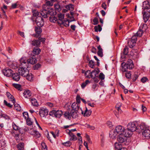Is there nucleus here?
Instances as JSON below:
<instances>
[{
  "label": "nucleus",
  "mask_w": 150,
  "mask_h": 150,
  "mask_svg": "<svg viewBox=\"0 0 150 150\" xmlns=\"http://www.w3.org/2000/svg\"><path fill=\"white\" fill-rule=\"evenodd\" d=\"M13 105H14L15 109L17 111H20L21 110V107L19 104H14Z\"/></svg>",
  "instance_id": "47"
},
{
  "label": "nucleus",
  "mask_w": 150,
  "mask_h": 150,
  "mask_svg": "<svg viewBox=\"0 0 150 150\" xmlns=\"http://www.w3.org/2000/svg\"><path fill=\"white\" fill-rule=\"evenodd\" d=\"M48 112L47 109L44 108L40 110L39 113L41 117H44L48 115Z\"/></svg>",
  "instance_id": "12"
},
{
  "label": "nucleus",
  "mask_w": 150,
  "mask_h": 150,
  "mask_svg": "<svg viewBox=\"0 0 150 150\" xmlns=\"http://www.w3.org/2000/svg\"><path fill=\"white\" fill-rule=\"evenodd\" d=\"M100 71L98 68H96L95 69L91 72L90 76L92 78L97 77V76L98 74Z\"/></svg>",
  "instance_id": "11"
},
{
  "label": "nucleus",
  "mask_w": 150,
  "mask_h": 150,
  "mask_svg": "<svg viewBox=\"0 0 150 150\" xmlns=\"http://www.w3.org/2000/svg\"><path fill=\"white\" fill-rule=\"evenodd\" d=\"M6 142L4 140H0V147L1 148L5 146Z\"/></svg>",
  "instance_id": "48"
},
{
  "label": "nucleus",
  "mask_w": 150,
  "mask_h": 150,
  "mask_svg": "<svg viewBox=\"0 0 150 150\" xmlns=\"http://www.w3.org/2000/svg\"><path fill=\"white\" fill-rule=\"evenodd\" d=\"M138 123L136 122H129L127 125V129L126 130V132L127 134L131 136L133 132L136 130Z\"/></svg>",
  "instance_id": "2"
},
{
  "label": "nucleus",
  "mask_w": 150,
  "mask_h": 150,
  "mask_svg": "<svg viewBox=\"0 0 150 150\" xmlns=\"http://www.w3.org/2000/svg\"><path fill=\"white\" fill-rule=\"evenodd\" d=\"M64 116L66 118L70 120L71 117V112L70 113L69 112H66L64 114Z\"/></svg>",
  "instance_id": "33"
},
{
  "label": "nucleus",
  "mask_w": 150,
  "mask_h": 150,
  "mask_svg": "<svg viewBox=\"0 0 150 150\" xmlns=\"http://www.w3.org/2000/svg\"><path fill=\"white\" fill-rule=\"evenodd\" d=\"M99 78L101 80H103L105 78V75L103 73H101L99 75Z\"/></svg>",
  "instance_id": "59"
},
{
  "label": "nucleus",
  "mask_w": 150,
  "mask_h": 150,
  "mask_svg": "<svg viewBox=\"0 0 150 150\" xmlns=\"http://www.w3.org/2000/svg\"><path fill=\"white\" fill-rule=\"evenodd\" d=\"M125 76L128 79L130 78L131 76V74L130 72H127L126 73Z\"/></svg>",
  "instance_id": "63"
},
{
  "label": "nucleus",
  "mask_w": 150,
  "mask_h": 150,
  "mask_svg": "<svg viewBox=\"0 0 150 150\" xmlns=\"http://www.w3.org/2000/svg\"><path fill=\"white\" fill-rule=\"evenodd\" d=\"M36 23L38 27H42L44 25V21L42 17L38 16L36 19Z\"/></svg>",
  "instance_id": "6"
},
{
  "label": "nucleus",
  "mask_w": 150,
  "mask_h": 150,
  "mask_svg": "<svg viewBox=\"0 0 150 150\" xmlns=\"http://www.w3.org/2000/svg\"><path fill=\"white\" fill-rule=\"evenodd\" d=\"M46 5L48 6H52L53 5V3L52 1H47L45 3Z\"/></svg>",
  "instance_id": "60"
},
{
  "label": "nucleus",
  "mask_w": 150,
  "mask_h": 150,
  "mask_svg": "<svg viewBox=\"0 0 150 150\" xmlns=\"http://www.w3.org/2000/svg\"><path fill=\"white\" fill-rule=\"evenodd\" d=\"M115 150H121L122 148V145L116 142L115 144Z\"/></svg>",
  "instance_id": "30"
},
{
  "label": "nucleus",
  "mask_w": 150,
  "mask_h": 150,
  "mask_svg": "<svg viewBox=\"0 0 150 150\" xmlns=\"http://www.w3.org/2000/svg\"><path fill=\"white\" fill-rule=\"evenodd\" d=\"M12 85L13 86H14L16 88L18 89V90H22L21 89V86L20 84H18L13 83V84Z\"/></svg>",
  "instance_id": "39"
},
{
  "label": "nucleus",
  "mask_w": 150,
  "mask_h": 150,
  "mask_svg": "<svg viewBox=\"0 0 150 150\" xmlns=\"http://www.w3.org/2000/svg\"><path fill=\"white\" fill-rule=\"evenodd\" d=\"M23 115L25 120L29 118L28 113L27 112H24L23 113Z\"/></svg>",
  "instance_id": "53"
},
{
  "label": "nucleus",
  "mask_w": 150,
  "mask_h": 150,
  "mask_svg": "<svg viewBox=\"0 0 150 150\" xmlns=\"http://www.w3.org/2000/svg\"><path fill=\"white\" fill-rule=\"evenodd\" d=\"M30 101L32 105L33 106H38V103L36 99L34 98H31Z\"/></svg>",
  "instance_id": "29"
},
{
  "label": "nucleus",
  "mask_w": 150,
  "mask_h": 150,
  "mask_svg": "<svg viewBox=\"0 0 150 150\" xmlns=\"http://www.w3.org/2000/svg\"><path fill=\"white\" fill-rule=\"evenodd\" d=\"M2 117H3L6 120H9L10 119V117L8 115L5 114H3Z\"/></svg>",
  "instance_id": "56"
},
{
  "label": "nucleus",
  "mask_w": 150,
  "mask_h": 150,
  "mask_svg": "<svg viewBox=\"0 0 150 150\" xmlns=\"http://www.w3.org/2000/svg\"><path fill=\"white\" fill-rule=\"evenodd\" d=\"M97 54L100 57H102L103 56V50L101 51H98Z\"/></svg>",
  "instance_id": "64"
},
{
  "label": "nucleus",
  "mask_w": 150,
  "mask_h": 150,
  "mask_svg": "<svg viewBox=\"0 0 150 150\" xmlns=\"http://www.w3.org/2000/svg\"><path fill=\"white\" fill-rule=\"evenodd\" d=\"M13 72L12 70L7 68L3 69L2 71L4 75L8 77L11 76L13 74Z\"/></svg>",
  "instance_id": "9"
},
{
  "label": "nucleus",
  "mask_w": 150,
  "mask_h": 150,
  "mask_svg": "<svg viewBox=\"0 0 150 150\" xmlns=\"http://www.w3.org/2000/svg\"><path fill=\"white\" fill-rule=\"evenodd\" d=\"M12 76L13 80L16 81H18L20 79V76L19 74L15 73L12 75Z\"/></svg>",
  "instance_id": "20"
},
{
  "label": "nucleus",
  "mask_w": 150,
  "mask_h": 150,
  "mask_svg": "<svg viewBox=\"0 0 150 150\" xmlns=\"http://www.w3.org/2000/svg\"><path fill=\"white\" fill-rule=\"evenodd\" d=\"M41 67V65L40 64H37L33 66V69L34 70L38 69Z\"/></svg>",
  "instance_id": "54"
},
{
  "label": "nucleus",
  "mask_w": 150,
  "mask_h": 150,
  "mask_svg": "<svg viewBox=\"0 0 150 150\" xmlns=\"http://www.w3.org/2000/svg\"><path fill=\"white\" fill-rule=\"evenodd\" d=\"M150 7V4L149 1H144L143 3L142 9H146Z\"/></svg>",
  "instance_id": "26"
},
{
  "label": "nucleus",
  "mask_w": 150,
  "mask_h": 150,
  "mask_svg": "<svg viewBox=\"0 0 150 150\" xmlns=\"http://www.w3.org/2000/svg\"><path fill=\"white\" fill-rule=\"evenodd\" d=\"M95 31L98 32V31L100 32L102 30V28L100 25H98V26H96L94 27Z\"/></svg>",
  "instance_id": "38"
},
{
  "label": "nucleus",
  "mask_w": 150,
  "mask_h": 150,
  "mask_svg": "<svg viewBox=\"0 0 150 150\" xmlns=\"http://www.w3.org/2000/svg\"><path fill=\"white\" fill-rule=\"evenodd\" d=\"M93 21L94 22L93 24L94 25H97L98 23V19L96 17L94 18L93 20Z\"/></svg>",
  "instance_id": "57"
},
{
  "label": "nucleus",
  "mask_w": 150,
  "mask_h": 150,
  "mask_svg": "<svg viewBox=\"0 0 150 150\" xmlns=\"http://www.w3.org/2000/svg\"><path fill=\"white\" fill-rule=\"evenodd\" d=\"M131 136L127 134V133H126L125 132V134H119L118 136L117 140L120 143H125L127 141V137H130Z\"/></svg>",
  "instance_id": "4"
},
{
  "label": "nucleus",
  "mask_w": 150,
  "mask_h": 150,
  "mask_svg": "<svg viewBox=\"0 0 150 150\" xmlns=\"http://www.w3.org/2000/svg\"><path fill=\"white\" fill-rule=\"evenodd\" d=\"M26 120L27 125H32L33 122H32L31 119L30 118H28Z\"/></svg>",
  "instance_id": "52"
},
{
  "label": "nucleus",
  "mask_w": 150,
  "mask_h": 150,
  "mask_svg": "<svg viewBox=\"0 0 150 150\" xmlns=\"http://www.w3.org/2000/svg\"><path fill=\"white\" fill-rule=\"evenodd\" d=\"M139 76L137 72H135L134 75V77L133 78V81H135Z\"/></svg>",
  "instance_id": "49"
},
{
  "label": "nucleus",
  "mask_w": 150,
  "mask_h": 150,
  "mask_svg": "<svg viewBox=\"0 0 150 150\" xmlns=\"http://www.w3.org/2000/svg\"><path fill=\"white\" fill-rule=\"evenodd\" d=\"M126 130L123 127L120 125L117 126L115 129V130L119 134H125Z\"/></svg>",
  "instance_id": "7"
},
{
  "label": "nucleus",
  "mask_w": 150,
  "mask_h": 150,
  "mask_svg": "<svg viewBox=\"0 0 150 150\" xmlns=\"http://www.w3.org/2000/svg\"><path fill=\"white\" fill-rule=\"evenodd\" d=\"M65 8L68 10L72 11L74 10L73 6L71 4L66 5Z\"/></svg>",
  "instance_id": "37"
},
{
  "label": "nucleus",
  "mask_w": 150,
  "mask_h": 150,
  "mask_svg": "<svg viewBox=\"0 0 150 150\" xmlns=\"http://www.w3.org/2000/svg\"><path fill=\"white\" fill-rule=\"evenodd\" d=\"M23 59L25 61V62L27 63L28 64V63H30L31 64H34L36 62L37 59L35 58L31 57L30 59H28L27 61L25 60L24 58H23Z\"/></svg>",
  "instance_id": "17"
},
{
  "label": "nucleus",
  "mask_w": 150,
  "mask_h": 150,
  "mask_svg": "<svg viewBox=\"0 0 150 150\" xmlns=\"http://www.w3.org/2000/svg\"><path fill=\"white\" fill-rule=\"evenodd\" d=\"M8 98L10 100L12 101L13 104H14L16 103V101L15 100L14 97L12 95H11L10 96H9Z\"/></svg>",
  "instance_id": "43"
},
{
  "label": "nucleus",
  "mask_w": 150,
  "mask_h": 150,
  "mask_svg": "<svg viewBox=\"0 0 150 150\" xmlns=\"http://www.w3.org/2000/svg\"><path fill=\"white\" fill-rule=\"evenodd\" d=\"M48 9L47 10L43 9L40 13V16H42L44 18H46L48 17Z\"/></svg>",
  "instance_id": "22"
},
{
  "label": "nucleus",
  "mask_w": 150,
  "mask_h": 150,
  "mask_svg": "<svg viewBox=\"0 0 150 150\" xmlns=\"http://www.w3.org/2000/svg\"><path fill=\"white\" fill-rule=\"evenodd\" d=\"M41 27H35V31L36 35L35 36V37H38L40 34L42 32V29L41 28Z\"/></svg>",
  "instance_id": "23"
},
{
  "label": "nucleus",
  "mask_w": 150,
  "mask_h": 150,
  "mask_svg": "<svg viewBox=\"0 0 150 150\" xmlns=\"http://www.w3.org/2000/svg\"><path fill=\"white\" fill-rule=\"evenodd\" d=\"M143 136L145 137H150V130L147 127L145 128L144 131H142Z\"/></svg>",
  "instance_id": "13"
},
{
  "label": "nucleus",
  "mask_w": 150,
  "mask_h": 150,
  "mask_svg": "<svg viewBox=\"0 0 150 150\" xmlns=\"http://www.w3.org/2000/svg\"><path fill=\"white\" fill-rule=\"evenodd\" d=\"M58 20L57 22L58 23L61 25V23H62V21H64V15L60 13L58 15Z\"/></svg>",
  "instance_id": "14"
},
{
  "label": "nucleus",
  "mask_w": 150,
  "mask_h": 150,
  "mask_svg": "<svg viewBox=\"0 0 150 150\" xmlns=\"http://www.w3.org/2000/svg\"><path fill=\"white\" fill-rule=\"evenodd\" d=\"M143 33V30L140 29L136 33V35L137 36L140 37L142 36Z\"/></svg>",
  "instance_id": "42"
},
{
  "label": "nucleus",
  "mask_w": 150,
  "mask_h": 150,
  "mask_svg": "<svg viewBox=\"0 0 150 150\" xmlns=\"http://www.w3.org/2000/svg\"><path fill=\"white\" fill-rule=\"evenodd\" d=\"M41 144L42 147V150H47V146L45 143L42 142Z\"/></svg>",
  "instance_id": "46"
},
{
  "label": "nucleus",
  "mask_w": 150,
  "mask_h": 150,
  "mask_svg": "<svg viewBox=\"0 0 150 150\" xmlns=\"http://www.w3.org/2000/svg\"><path fill=\"white\" fill-rule=\"evenodd\" d=\"M41 50L38 47H36L34 48L33 51V54H38L40 53Z\"/></svg>",
  "instance_id": "32"
},
{
  "label": "nucleus",
  "mask_w": 150,
  "mask_h": 150,
  "mask_svg": "<svg viewBox=\"0 0 150 150\" xmlns=\"http://www.w3.org/2000/svg\"><path fill=\"white\" fill-rule=\"evenodd\" d=\"M91 111L90 110H88L87 108L86 107L85 112L83 114L84 116L88 117L91 115Z\"/></svg>",
  "instance_id": "28"
},
{
  "label": "nucleus",
  "mask_w": 150,
  "mask_h": 150,
  "mask_svg": "<svg viewBox=\"0 0 150 150\" xmlns=\"http://www.w3.org/2000/svg\"><path fill=\"white\" fill-rule=\"evenodd\" d=\"M89 83H90V81L88 80H86L85 82L82 83L81 84L82 88L83 89L84 88L86 85Z\"/></svg>",
  "instance_id": "40"
},
{
  "label": "nucleus",
  "mask_w": 150,
  "mask_h": 150,
  "mask_svg": "<svg viewBox=\"0 0 150 150\" xmlns=\"http://www.w3.org/2000/svg\"><path fill=\"white\" fill-rule=\"evenodd\" d=\"M23 95L25 98H28L30 96L31 93L29 90H26L24 91Z\"/></svg>",
  "instance_id": "25"
},
{
  "label": "nucleus",
  "mask_w": 150,
  "mask_h": 150,
  "mask_svg": "<svg viewBox=\"0 0 150 150\" xmlns=\"http://www.w3.org/2000/svg\"><path fill=\"white\" fill-rule=\"evenodd\" d=\"M30 43L33 46L38 47L40 45V40H33Z\"/></svg>",
  "instance_id": "21"
},
{
  "label": "nucleus",
  "mask_w": 150,
  "mask_h": 150,
  "mask_svg": "<svg viewBox=\"0 0 150 150\" xmlns=\"http://www.w3.org/2000/svg\"><path fill=\"white\" fill-rule=\"evenodd\" d=\"M26 79L28 81H31L33 80V75L31 73H28V74L26 76Z\"/></svg>",
  "instance_id": "31"
},
{
  "label": "nucleus",
  "mask_w": 150,
  "mask_h": 150,
  "mask_svg": "<svg viewBox=\"0 0 150 150\" xmlns=\"http://www.w3.org/2000/svg\"><path fill=\"white\" fill-rule=\"evenodd\" d=\"M89 67L91 68H93L94 66V62L92 60H90L89 62Z\"/></svg>",
  "instance_id": "51"
},
{
  "label": "nucleus",
  "mask_w": 150,
  "mask_h": 150,
  "mask_svg": "<svg viewBox=\"0 0 150 150\" xmlns=\"http://www.w3.org/2000/svg\"><path fill=\"white\" fill-rule=\"evenodd\" d=\"M18 3V2H17L16 3L12 4L11 5L12 8H17V7L19 5Z\"/></svg>",
  "instance_id": "62"
},
{
  "label": "nucleus",
  "mask_w": 150,
  "mask_h": 150,
  "mask_svg": "<svg viewBox=\"0 0 150 150\" xmlns=\"http://www.w3.org/2000/svg\"><path fill=\"white\" fill-rule=\"evenodd\" d=\"M24 144L23 143H19L17 145V148L19 150H22L24 149Z\"/></svg>",
  "instance_id": "36"
},
{
  "label": "nucleus",
  "mask_w": 150,
  "mask_h": 150,
  "mask_svg": "<svg viewBox=\"0 0 150 150\" xmlns=\"http://www.w3.org/2000/svg\"><path fill=\"white\" fill-rule=\"evenodd\" d=\"M123 54H121V58L123 59L125 58V55H126L128 53V48L127 47H125L123 50Z\"/></svg>",
  "instance_id": "24"
},
{
  "label": "nucleus",
  "mask_w": 150,
  "mask_h": 150,
  "mask_svg": "<svg viewBox=\"0 0 150 150\" xmlns=\"http://www.w3.org/2000/svg\"><path fill=\"white\" fill-rule=\"evenodd\" d=\"M117 134H118L115 129L111 131L109 133L110 137L112 139H114L116 137Z\"/></svg>",
  "instance_id": "19"
},
{
  "label": "nucleus",
  "mask_w": 150,
  "mask_h": 150,
  "mask_svg": "<svg viewBox=\"0 0 150 150\" xmlns=\"http://www.w3.org/2000/svg\"><path fill=\"white\" fill-rule=\"evenodd\" d=\"M121 65L122 66V68L121 70L123 72L126 71L127 69H132L134 67L133 62L131 59H129L127 62L126 64L122 63Z\"/></svg>",
  "instance_id": "3"
},
{
  "label": "nucleus",
  "mask_w": 150,
  "mask_h": 150,
  "mask_svg": "<svg viewBox=\"0 0 150 150\" xmlns=\"http://www.w3.org/2000/svg\"><path fill=\"white\" fill-rule=\"evenodd\" d=\"M85 75L88 78H90L91 71L90 70H87L85 73Z\"/></svg>",
  "instance_id": "55"
},
{
  "label": "nucleus",
  "mask_w": 150,
  "mask_h": 150,
  "mask_svg": "<svg viewBox=\"0 0 150 150\" xmlns=\"http://www.w3.org/2000/svg\"><path fill=\"white\" fill-rule=\"evenodd\" d=\"M67 133L69 136L71 137V138L70 139V140L75 141L77 139V138L76 136L72 132H70V131H69V132H68Z\"/></svg>",
  "instance_id": "27"
},
{
  "label": "nucleus",
  "mask_w": 150,
  "mask_h": 150,
  "mask_svg": "<svg viewBox=\"0 0 150 150\" xmlns=\"http://www.w3.org/2000/svg\"><path fill=\"white\" fill-rule=\"evenodd\" d=\"M33 15L34 16H40V13L36 10H34L33 11Z\"/></svg>",
  "instance_id": "45"
},
{
  "label": "nucleus",
  "mask_w": 150,
  "mask_h": 150,
  "mask_svg": "<svg viewBox=\"0 0 150 150\" xmlns=\"http://www.w3.org/2000/svg\"><path fill=\"white\" fill-rule=\"evenodd\" d=\"M142 14L143 15L144 22L145 23H146L149 18V15L148 13L146 12L144 10H143L142 11Z\"/></svg>",
  "instance_id": "15"
},
{
  "label": "nucleus",
  "mask_w": 150,
  "mask_h": 150,
  "mask_svg": "<svg viewBox=\"0 0 150 150\" xmlns=\"http://www.w3.org/2000/svg\"><path fill=\"white\" fill-rule=\"evenodd\" d=\"M50 21L51 22L55 23L58 20V18L55 16H50L49 17Z\"/></svg>",
  "instance_id": "34"
},
{
  "label": "nucleus",
  "mask_w": 150,
  "mask_h": 150,
  "mask_svg": "<svg viewBox=\"0 0 150 150\" xmlns=\"http://www.w3.org/2000/svg\"><path fill=\"white\" fill-rule=\"evenodd\" d=\"M4 103L9 108H11L13 106L12 105H11L10 103H8L5 100H4Z\"/></svg>",
  "instance_id": "58"
},
{
  "label": "nucleus",
  "mask_w": 150,
  "mask_h": 150,
  "mask_svg": "<svg viewBox=\"0 0 150 150\" xmlns=\"http://www.w3.org/2000/svg\"><path fill=\"white\" fill-rule=\"evenodd\" d=\"M20 62L19 68L18 69V72L20 75L25 77L29 73L28 71L27 70L28 67V64L22 58L20 59Z\"/></svg>",
  "instance_id": "1"
},
{
  "label": "nucleus",
  "mask_w": 150,
  "mask_h": 150,
  "mask_svg": "<svg viewBox=\"0 0 150 150\" xmlns=\"http://www.w3.org/2000/svg\"><path fill=\"white\" fill-rule=\"evenodd\" d=\"M147 81H148V78L145 77H143L141 79V81L142 82L144 83L146 82Z\"/></svg>",
  "instance_id": "61"
},
{
  "label": "nucleus",
  "mask_w": 150,
  "mask_h": 150,
  "mask_svg": "<svg viewBox=\"0 0 150 150\" xmlns=\"http://www.w3.org/2000/svg\"><path fill=\"white\" fill-rule=\"evenodd\" d=\"M139 127L140 128V129H141L142 132L144 130L145 128H147L144 124H141L140 125H139Z\"/></svg>",
  "instance_id": "44"
},
{
  "label": "nucleus",
  "mask_w": 150,
  "mask_h": 150,
  "mask_svg": "<svg viewBox=\"0 0 150 150\" xmlns=\"http://www.w3.org/2000/svg\"><path fill=\"white\" fill-rule=\"evenodd\" d=\"M80 105L77 103L74 102V103L71 105L72 108V110H74L78 111L81 112V113L82 114H83V111L82 110L81 108H80Z\"/></svg>",
  "instance_id": "8"
},
{
  "label": "nucleus",
  "mask_w": 150,
  "mask_h": 150,
  "mask_svg": "<svg viewBox=\"0 0 150 150\" xmlns=\"http://www.w3.org/2000/svg\"><path fill=\"white\" fill-rule=\"evenodd\" d=\"M62 144L65 146H69L71 145V143L70 141H68L66 142L63 143Z\"/></svg>",
  "instance_id": "50"
},
{
  "label": "nucleus",
  "mask_w": 150,
  "mask_h": 150,
  "mask_svg": "<svg viewBox=\"0 0 150 150\" xmlns=\"http://www.w3.org/2000/svg\"><path fill=\"white\" fill-rule=\"evenodd\" d=\"M81 113V112L72 110L71 111V117L73 118H76L78 117V115L79 113Z\"/></svg>",
  "instance_id": "16"
},
{
  "label": "nucleus",
  "mask_w": 150,
  "mask_h": 150,
  "mask_svg": "<svg viewBox=\"0 0 150 150\" xmlns=\"http://www.w3.org/2000/svg\"><path fill=\"white\" fill-rule=\"evenodd\" d=\"M70 22L68 20H64L62 21V23H61V25H63L66 27H68L69 26Z\"/></svg>",
  "instance_id": "35"
},
{
  "label": "nucleus",
  "mask_w": 150,
  "mask_h": 150,
  "mask_svg": "<svg viewBox=\"0 0 150 150\" xmlns=\"http://www.w3.org/2000/svg\"><path fill=\"white\" fill-rule=\"evenodd\" d=\"M56 14V12L53 8H48V15L49 14L50 15V16H55Z\"/></svg>",
  "instance_id": "18"
},
{
  "label": "nucleus",
  "mask_w": 150,
  "mask_h": 150,
  "mask_svg": "<svg viewBox=\"0 0 150 150\" xmlns=\"http://www.w3.org/2000/svg\"><path fill=\"white\" fill-rule=\"evenodd\" d=\"M33 134L35 135V136L38 138L39 137L41 136L40 134L36 130H34L33 133Z\"/></svg>",
  "instance_id": "41"
},
{
  "label": "nucleus",
  "mask_w": 150,
  "mask_h": 150,
  "mask_svg": "<svg viewBox=\"0 0 150 150\" xmlns=\"http://www.w3.org/2000/svg\"><path fill=\"white\" fill-rule=\"evenodd\" d=\"M54 114L55 116L57 117H60L62 114V112L61 110H53L50 112L49 115H51L52 114Z\"/></svg>",
  "instance_id": "10"
},
{
  "label": "nucleus",
  "mask_w": 150,
  "mask_h": 150,
  "mask_svg": "<svg viewBox=\"0 0 150 150\" xmlns=\"http://www.w3.org/2000/svg\"><path fill=\"white\" fill-rule=\"evenodd\" d=\"M137 36L136 34L134 35L132 37L131 40L129 42L128 44L130 48H133L135 46L137 40Z\"/></svg>",
  "instance_id": "5"
}]
</instances>
